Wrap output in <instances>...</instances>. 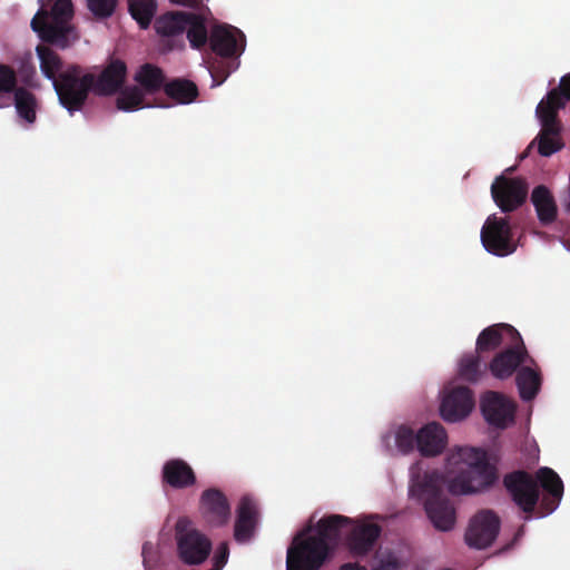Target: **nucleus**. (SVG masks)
I'll return each mask as SVG.
<instances>
[{"mask_svg":"<svg viewBox=\"0 0 570 570\" xmlns=\"http://www.w3.org/2000/svg\"><path fill=\"white\" fill-rule=\"evenodd\" d=\"M503 484L514 503L524 512L532 513L540 498V487L550 498L543 497L544 514L554 511L563 494L560 476L550 468H540L535 479L525 471H513L503 478Z\"/></svg>","mask_w":570,"mask_h":570,"instance_id":"nucleus-1","label":"nucleus"},{"mask_svg":"<svg viewBox=\"0 0 570 570\" xmlns=\"http://www.w3.org/2000/svg\"><path fill=\"white\" fill-rule=\"evenodd\" d=\"M449 466L458 465V473L448 482L451 494H471L491 488L498 481L497 468L488 460L483 450L460 448L448 459Z\"/></svg>","mask_w":570,"mask_h":570,"instance_id":"nucleus-2","label":"nucleus"},{"mask_svg":"<svg viewBox=\"0 0 570 570\" xmlns=\"http://www.w3.org/2000/svg\"><path fill=\"white\" fill-rule=\"evenodd\" d=\"M444 482V476L439 471L424 472L423 475L412 471L410 495L423 503L435 529L450 531L455 524L456 513L451 501L442 493Z\"/></svg>","mask_w":570,"mask_h":570,"instance_id":"nucleus-3","label":"nucleus"},{"mask_svg":"<svg viewBox=\"0 0 570 570\" xmlns=\"http://www.w3.org/2000/svg\"><path fill=\"white\" fill-rule=\"evenodd\" d=\"M209 47L219 59L210 62L208 70L214 86H220L238 67L235 59L245 49V36L236 27L215 24L210 29Z\"/></svg>","mask_w":570,"mask_h":570,"instance_id":"nucleus-4","label":"nucleus"},{"mask_svg":"<svg viewBox=\"0 0 570 570\" xmlns=\"http://www.w3.org/2000/svg\"><path fill=\"white\" fill-rule=\"evenodd\" d=\"M94 72L78 63H68L55 81L53 89L59 104L70 115L82 110L90 92L94 94Z\"/></svg>","mask_w":570,"mask_h":570,"instance_id":"nucleus-5","label":"nucleus"},{"mask_svg":"<svg viewBox=\"0 0 570 570\" xmlns=\"http://www.w3.org/2000/svg\"><path fill=\"white\" fill-rule=\"evenodd\" d=\"M305 532L298 533L288 547L286 570H320L330 557L325 544Z\"/></svg>","mask_w":570,"mask_h":570,"instance_id":"nucleus-6","label":"nucleus"},{"mask_svg":"<svg viewBox=\"0 0 570 570\" xmlns=\"http://www.w3.org/2000/svg\"><path fill=\"white\" fill-rule=\"evenodd\" d=\"M177 552L180 560L190 566L203 563L212 551L210 540L190 527L187 519H179L175 527Z\"/></svg>","mask_w":570,"mask_h":570,"instance_id":"nucleus-7","label":"nucleus"},{"mask_svg":"<svg viewBox=\"0 0 570 570\" xmlns=\"http://www.w3.org/2000/svg\"><path fill=\"white\" fill-rule=\"evenodd\" d=\"M481 243L494 256L504 257L517 249L510 222L505 217L490 215L481 228Z\"/></svg>","mask_w":570,"mask_h":570,"instance_id":"nucleus-8","label":"nucleus"},{"mask_svg":"<svg viewBox=\"0 0 570 570\" xmlns=\"http://www.w3.org/2000/svg\"><path fill=\"white\" fill-rule=\"evenodd\" d=\"M529 186L520 177L498 176L491 185V196L502 213H512L521 207L528 196Z\"/></svg>","mask_w":570,"mask_h":570,"instance_id":"nucleus-9","label":"nucleus"},{"mask_svg":"<svg viewBox=\"0 0 570 570\" xmlns=\"http://www.w3.org/2000/svg\"><path fill=\"white\" fill-rule=\"evenodd\" d=\"M499 530V517L491 510H482L470 520L465 542L475 549L488 548L495 540Z\"/></svg>","mask_w":570,"mask_h":570,"instance_id":"nucleus-10","label":"nucleus"},{"mask_svg":"<svg viewBox=\"0 0 570 570\" xmlns=\"http://www.w3.org/2000/svg\"><path fill=\"white\" fill-rule=\"evenodd\" d=\"M528 360L534 363L529 356L523 340L520 336V342L515 340L509 346H505L503 351L495 354L488 368L495 379L505 380L512 376L517 368Z\"/></svg>","mask_w":570,"mask_h":570,"instance_id":"nucleus-11","label":"nucleus"},{"mask_svg":"<svg viewBox=\"0 0 570 570\" xmlns=\"http://www.w3.org/2000/svg\"><path fill=\"white\" fill-rule=\"evenodd\" d=\"M535 114L541 124L538 135V151L543 157H549L561 150L564 146L560 132L561 124L559 116L551 110H544L543 105H538Z\"/></svg>","mask_w":570,"mask_h":570,"instance_id":"nucleus-12","label":"nucleus"},{"mask_svg":"<svg viewBox=\"0 0 570 570\" xmlns=\"http://www.w3.org/2000/svg\"><path fill=\"white\" fill-rule=\"evenodd\" d=\"M199 511L204 521L213 528L226 525L230 520V504L223 491L209 488L199 499Z\"/></svg>","mask_w":570,"mask_h":570,"instance_id":"nucleus-13","label":"nucleus"},{"mask_svg":"<svg viewBox=\"0 0 570 570\" xmlns=\"http://www.w3.org/2000/svg\"><path fill=\"white\" fill-rule=\"evenodd\" d=\"M480 406L490 425L504 429L514 421L515 404L499 392H485Z\"/></svg>","mask_w":570,"mask_h":570,"instance_id":"nucleus-14","label":"nucleus"},{"mask_svg":"<svg viewBox=\"0 0 570 570\" xmlns=\"http://www.w3.org/2000/svg\"><path fill=\"white\" fill-rule=\"evenodd\" d=\"M48 12L40 10L31 20V28L42 41L61 49L70 45L69 36L73 28L67 21H47Z\"/></svg>","mask_w":570,"mask_h":570,"instance_id":"nucleus-15","label":"nucleus"},{"mask_svg":"<svg viewBox=\"0 0 570 570\" xmlns=\"http://www.w3.org/2000/svg\"><path fill=\"white\" fill-rule=\"evenodd\" d=\"M188 12L189 11H169L155 20V30L159 36L168 38L166 45L169 50L184 48L185 42L183 35L186 30Z\"/></svg>","mask_w":570,"mask_h":570,"instance_id":"nucleus-16","label":"nucleus"},{"mask_svg":"<svg viewBox=\"0 0 570 570\" xmlns=\"http://www.w3.org/2000/svg\"><path fill=\"white\" fill-rule=\"evenodd\" d=\"M127 66L122 60H111L97 76L94 72V95L109 97L117 94L125 83Z\"/></svg>","mask_w":570,"mask_h":570,"instance_id":"nucleus-17","label":"nucleus"},{"mask_svg":"<svg viewBox=\"0 0 570 570\" xmlns=\"http://www.w3.org/2000/svg\"><path fill=\"white\" fill-rule=\"evenodd\" d=\"M474 406L473 393L469 387L459 386L446 394L441 403V416L448 422L466 417Z\"/></svg>","mask_w":570,"mask_h":570,"instance_id":"nucleus-18","label":"nucleus"},{"mask_svg":"<svg viewBox=\"0 0 570 570\" xmlns=\"http://www.w3.org/2000/svg\"><path fill=\"white\" fill-rule=\"evenodd\" d=\"M382 528L376 523H356L346 535V547L353 557H364L379 540Z\"/></svg>","mask_w":570,"mask_h":570,"instance_id":"nucleus-19","label":"nucleus"},{"mask_svg":"<svg viewBox=\"0 0 570 570\" xmlns=\"http://www.w3.org/2000/svg\"><path fill=\"white\" fill-rule=\"evenodd\" d=\"M520 333L505 323H499L484 328L478 336L475 343L476 352L483 354L492 352L502 345L509 346L515 340L520 341Z\"/></svg>","mask_w":570,"mask_h":570,"instance_id":"nucleus-20","label":"nucleus"},{"mask_svg":"<svg viewBox=\"0 0 570 570\" xmlns=\"http://www.w3.org/2000/svg\"><path fill=\"white\" fill-rule=\"evenodd\" d=\"M446 443V432L438 422L425 424L416 433V448L423 456L429 458L441 454Z\"/></svg>","mask_w":570,"mask_h":570,"instance_id":"nucleus-21","label":"nucleus"},{"mask_svg":"<svg viewBox=\"0 0 570 570\" xmlns=\"http://www.w3.org/2000/svg\"><path fill=\"white\" fill-rule=\"evenodd\" d=\"M353 521L348 517L341 514H331L322 518L315 525V533L308 534L312 539L321 540L328 549V553L337 546L342 529L352 524Z\"/></svg>","mask_w":570,"mask_h":570,"instance_id":"nucleus-22","label":"nucleus"},{"mask_svg":"<svg viewBox=\"0 0 570 570\" xmlns=\"http://www.w3.org/2000/svg\"><path fill=\"white\" fill-rule=\"evenodd\" d=\"M163 482L173 489H186L196 483V474L183 459H170L165 462L161 471Z\"/></svg>","mask_w":570,"mask_h":570,"instance_id":"nucleus-23","label":"nucleus"},{"mask_svg":"<svg viewBox=\"0 0 570 570\" xmlns=\"http://www.w3.org/2000/svg\"><path fill=\"white\" fill-rule=\"evenodd\" d=\"M257 521V508L255 502L243 497L237 508V517L235 521L234 538L237 542L248 541L255 530Z\"/></svg>","mask_w":570,"mask_h":570,"instance_id":"nucleus-24","label":"nucleus"},{"mask_svg":"<svg viewBox=\"0 0 570 570\" xmlns=\"http://www.w3.org/2000/svg\"><path fill=\"white\" fill-rule=\"evenodd\" d=\"M531 202L542 225H550L557 219L558 207L547 186L539 185L534 187L531 193Z\"/></svg>","mask_w":570,"mask_h":570,"instance_id":"nucleus-25","label":"nucleus"},{"mask_svg":"<svg viewBox=\"0 0 570 570\" xmlns=\"http://www.w3.org/2000/svg\"><path fill=\"white\" fill-rule=\"evenodd\" d=\"M188 21L186 22V37L193 49L200 50L209 43L210 32L206 26L205 18L195 12H188Z\"/></svg>","mask_w":570,"mask_h":570,"instance_id":"nucleus-26","label":"nucleus"},{"mask_svg":"<svg viewBox=\"0 0 570 570\" xmlns=\"http://www.w3.org/2000/svg\"><path fill=\"white\" fill-rule=\"evenodd\" d=\"M36 51L40 60L41 72L47 79L51 80L53 85L67 65H65L60 56L49 47L40 45L37 47Z\"/></svg>","mask_w":570,"mask_h":570,"instance_id":"nucleus-27","label":"nucleus"},{"mask_svg":"<svg viewBox=\"0 0 570 570\" xmlns=\"http://www.w3.org/2000/svg\"><path fill=\"white\" fill-rule=\"evenodd\" d=\"M520 397L523 401L533 400L541 387V375L538 371L530 366L521 367L515 377Z\"/></svg>","mask_w":570,"mask_h":570,"instance_id":"nucleus-28","label":"nucleus"},{"mask_svg":"<svg viewBox=\"0 0 570 570\" xmlns=\"http://www.w3.org/2000/svg\"><path fill=\"white\" fill-rule=\"evenodd\" d=\"M165 94L178 104L187 105L198 97L197 86L187 79L177 78L164 86Z\"/></svg>","mask_w":570,"mask_h":570,"instance_id":"nucleus-29","label":"nucleus"},{"mask_svg":"<svg viewBox=\"0 0 570 570\" xmlns=\"http://www.w3.org/2000/svg\"><path fill=\"white\" fill-rule=\"evenodd\" d=\"M567 101H570V72L561 77L559 87L551 89L539 105H543L544 110H552L558 115V111L566 107Z\"/></svg>","mask_w":570,"mask_h":570,"instance_id":"nucleus-30","label":"nucleus"},{"mask_svg":"<svg viewBox=\"0 0 570 570\" xmlns=\"http://www.w3.org/2000/svg\"><path fill=\"white\" fill-rule=\"evenodd\" d=\"M135 79L148 94H155L166 85L163 70L150 63L141 66Z\"/></svg>","mask_w":570,"mask_h":570,"instance_id":"nucleus-31","label":"nucleus"},{"mask_svg":"<svg viewBox=\"0 0 570 570\" xmlns=\"http://www.w3.org/2000/svg\"><path fill=\"white\" fill-rule=\"evenodd\" d=\"M487 365L482 364L481 353L474 352L462 356L459 364V375L462 380L475 383L485 372Z\"/></svg>","mask_w":570,"mask_h":570,"instance_id":"nucleus-32","label":"nucleus"},{"mask_svg":"<svg viewBox=\"0 0 570 570\" xmlns=\"http://www.w3.org/2000/svg\"><path fill=\"white\" fill-rule=\"evenodd\" d=\"M157 9L156 0H128V10L141 29H147Z\"/></svg>","mask_w":570,"mask_h":570,"instance_id":"nucleus-33","label":"nucleus"},{"mask_svg":"<svg viewBox=\"0 0 570 570\" xmlns=\"http://www.w3.org/2000/svg\"><path fill=\"white\" fill-rule=\"evenodd\" d=\"M14 106L18 115L28 122L36 120L37 100L32 92L19 87L14 92Z\"/></svg>","mask_w":570,"mask_h":570,"instance_id":"nucleus-34","label":"nucleus"},{"mask_svg":"<svg viewBox=\"0 0 570 570\" xmlns=\"http://www.w3.org/2000/svg\"><path fill=\"white\" fill-rule=\"evenodd\" d=\"M117 108L122 111H134L144 107V94L138 87L126 88L117 98Z\"/></svg>","mask_w":570,"mask_h":570,"instance_id":"nucleus-35","label":"nucleus"},{"mask_svg":"<svg viewBox=\"0 0 570 570\" xmlns=\"http://www.w3.org/2000/svg\"><path fill=\"white\" fill-rule=\"evenodd\" d=\"M395 443L402 453H410L416 445V433L411 428L401 425L395 433Z\"/></svg>","mask_w":570,"mask_h":570,"instance_id":"nucleus-36","label":"nucleus"},{"mask_svg":"<svg viewBox=\"0 0 570 570\" xmlns=\"http://www.w3.org/2000/svg\"><path fill=\"white\" fill-rule=\"evenodd\" d=\"M17 81V73L13 68L0 63V94H14L19 88Z\"/></svg>","mask_w":570,"mask_h":570,"instance_id":"nucleus-37","label":"nucleus"},{"mask_svg":"<svg viewBox=\"0 0 570 570\" xmlns=\"http://www.w3.org/2000/svg\"><path fill=\"white\" fill-rule=\"evenodd\" d=\"M89 10L97 18L110 17L117 6V0H87Z\"/></svg>","mask_w":570,"mask_h":570,"instance_id":"nucleus-38","label":"nucleus"},{"mask_svg":"<svg viewBox=\"0 0 570 570\" xmlns=\"http://www.w3.org/2000/svg\"><path fill=\"white\" fill-rule=\"evenodd\" d=\"M73 13L71 0H57L51 9V21H67Z\"/></svg>","mask_w":570,"mask_h":570,"instance_id":"nucleus-39","label":"nucleus"},{"mask_svg":"<svg viewBox=\"0 0 570 570\" xmlns=\"http://www.w3.org/2000/svg\"><path fill=\"white\" fill-rule=\"evenodd\" d=\"M400 561L392 552L376 553L372 570H399Z\"/></svg>","mask_w":570,"mask_h":570,"instance_id":"nucleus-40","label":"nucleus"},{"mask_svg":"<svg viewBox=\"0 0 570 570\" xmlns=\"http://www.w3.org/2000/svg\"><path fill=\"white\" fill-rule=\"evenodd\" d=\"M229 548L226 542H222L213 557V570H222L227 563Z\"/></svg>","mask_w":570,"mask_h":570,"instance_id":"nucleus-41","label":"nucleus"},{"mask_svg":"<svg viewBox=\"0 0 570 570\" xmlns=\"http://www.w3.org/2000/svg\"><path fill=\"white\" fill-rule=\"evenodd\" d=\"M35 75V68L22 70V80L27 85H31L30 78Z\"/></svg>","mask_w":570,"mask_h":570,"instance_id":"nucleus-42","label":"nucleus"},{"mask_svg":"<svg viewBox=\"0 0 570 570\" xmlns=\"http://www.w3.org/2000/svg\"><path fill=\"white\" fill-rule=\"evenodd\" d=\"M338 570H367L365 567L357 563H345Z\"/></svg>","mask_w":570,"mask_h":570,"instance_id":"nucleus-43","label":"nucleus"},{"mask_svg":"<svg viewBox=\"0 0 570 570\" xmlns=\"http://www.w3.org/2000/svg\"><path fill=\"white\" fill-rule=\"evenodd\" d=\"M173 3L185 6V7H195L198 4L199 0H170Z\"/></svg>","mask_w":570,"mask_h":570,"instance_id":"nucleus-44","label":"nucleus"},{"mask_svg":"<svg viewBox=\"0 0 570 570\" xmlns=\"http://www.w3.org/2000/svg\"><path fill=\"white\" fill-rule=\"evenodd\" d=\"M149 548H150L149 543H145V544L142 546V556H144V557H145V554H146V552H147V550H148Z\"/></svg>","mask_w":570,"mask_h":570,"instance_id":"nucleus-45","label":"nucleus"}]
</instances>
